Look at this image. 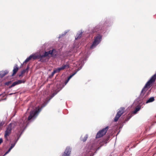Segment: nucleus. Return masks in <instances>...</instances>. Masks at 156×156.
Returning a JSON list of instances; mask_svg holds the SVG:
<instances>
[{
    "mask_svg": "<svg viewBox=\"0 0 156 156\" xmlns=\"http://www.w3.org/2000/svg\"><path fill=\"white\" fill-rule=\"evenodd\" d=\"M26 72V70H23L21 72V73L22 74H23L24 73Z\"/></svg>",
    "mask_w": 156,
    "mask_h": 156,
    "instance_id": "393cba45",
    "label": "nucleus"
},
{
    "mask_svg": "<svg viewBox=\"0 0 156 156\" xmlns=\"http://www.w3.org/2000/svg\"><path fill=\"white\" fill-rule=\"evenodd\" d=\"M98 28V27H95V29H94V30H95L94 31H95L97 32V31H98V30H96V29L97 28Z\"/></svg>",
    "mask_w": 156,
    "mask_h": 156,
    "instance_id": "7c9ffc66",
    "label": "nucleus"
},
{
    "mask_svg": "<svg viewBox=\"0 0 156 156\" xmlns=\"http://www.w3.org/2000/svg\"><path fill=\"white\" fill-rule=\"evenodd\" d=\"M82 33L83 32L82 31L81 32L78 33L75 37V39L77 40L78 39H80L82 36Z\"/></svg>",
    "mask_w": 156,
    "mask_h": 156,
    "instance_id": "dca6fc26",
    "label": "nucleus"
},
{
    "mask_svg": "<svg viewBox=\"0 0 156 156\" xmlns=\"http://www.w3.org/2000/svg\"><path fill=\"white\" fill-rule=\"evenodd\" d=\"M11 150L9 148L8 151L5 153V154H6L7 153H8Z\"/></svg>",
    "mask_w": 156,
    "mask_h": 156,
    "instance_id": "c756f323",
    "label": "nucleus"
},
{
    "mask_svg": "<svg viewBox=\"0 0 156 156\" xmlns=\"http://www.w3.org/2000/svg\"><path fill=\"white\" fill-rule=\"evenodd\" d=\"M109 139V137H108L106 139H104L102 140V142L100 143V144L101 146H103L105 144H106L107 143Z\"/></svg>",
    "mask_w": 156,
    "mask_h": 156,
    "instance_id": "9b49d317",
    "label": "nucleus"
},
{
    "mask_svg": "<svg viewBox=\"0 0 156 156\" xmlns=\"http://www.w3.org/2000/svg\"><path fill=\"white\" fill-rule=\"evenodd\" d=\"M71 151V148L67 147L62 156H69Z\"/></svg>",
    "mask_w": 156,
    "mask_h": 156,
    "instance_id": "0eeeda50",
    "label": "nucleus"
},
{
    "mask_svg": "<svg viewBox=\"0 0 156 156\" xmlns=\"http://www.w3.org/2000/svg\"><path fill=\"white\" fill-rule=\"evenodd\" d=\"M76 72H75L74 73H73V74H72V75H70L69 77L68 78V80H69L70 78L72 77L74 75H75L76 74Z\"/></svg>",
    "mask_w": 156,
    "mask_h": 156,
    "instance_id": "4be33fe9",
    "label": "nucleus"
},
{
    "mask_svg": "<svg viewBox=\"0 0 156 156\" xmlns=\"http://www.w3.org/2000/svg\"><path fill=\"white\" fill-rule=\"evenodd\" d=\"M30 56H31V59L33 58L34 60H35L37 58V56L35 54L31 55Z\"/></svg>",
    "mask_w": 156,
    "mask_h": 156,
    "instance_id": "6ab92c4d",
    "label": "nucleus"
},
{
    "mask_svg": "<svg viewBox=\"0 0 156 156\" xmlns=\"http://www.w3.org/2000/svg\"><path fill=\"white\" fill-rule=\"evenodd\" d=\"M40 110L39 108L36 110H33L30 112V114L27 119L26 117L24 116L22 119L20 120L19 122V126L22 129L24 128L27 125V122L28 120L34 119L38 115Z\"/></svg>",
    "mask_w": 156,
    "mask_h": 156,
    "instance_id": "f257e3e1",
    "label": "nucleus"
},
{
    "mask_svg": "<svg viewBox=\"0 0 156 156\" xmlns=\"http://www.w3.org/2000/svg\"><path fill=\"white\" fill-rule=\"evenodd\" d=\"M87 137H88L87 135H85V136H84V138L83 139V142H85V141H86L87 139Z\"/></svg>",
    "mask_w": 156,
    "mask_h": 156,
    "instance_id": "412c9836",
    "label": "nucleus"
},
{
    "mask_svg": "<svg viewBox=\"0 0 156 156\" xmlns=\"http://www.w3.org/2000/svg\"><path fill=\"white\" fill-rule=\"evenodd\" d=\"M18 70V68L17 64L15 65V66L14 67L13 70V73L12 75V76H13L17 72Z\"/></svg>",
    "mask_w": 156,
    "mask_h": 156,
    "instance_id": "f8f14e48",
    "label": "nucleus"
},
{
    "mask_svg": "<svg viewBox=\"0 0 156 156\" xmlns=\"http://www.w3.org/2000/svg\"><path fill=\"white\" fill-rule=\"evenodd\" d=\"M53 94L51 96V98L49 100L51 99V98H53L55 95V94Z\"/></svg>",
    "mask_w": 156,
    "mask_h": 156,
    "instance_id": "2f4dec72",
    "label": "nucleus"
},
{
    "mask_svg": "<svg viewBox=\"0 0 156 156\" xmlns=\"http://www.w3.org/2000/svg\"><path fill=\"white\" fill-rule=\"evenodd\" d=\"M101 38L102 37L100 35L95 37L94 41L90 47V49H93L101 41Z\"/></svg>",
    "mask_w": 156,
    "mask_h": 156,
    "instance_id": "20e7f679",
    "label": "nucleus"
},
{
    "mask_svg": "<svg viewBox=\"0 0 156 156\" xmlns=\"http://www.w3.org/2000/svg\"><path fill=\"white\" fill-rule=\"evenodd\" d=\"M31 59V56H30L27 58L25 61L23 62V63H26L28 62L29 60Z\"/></svg>",
    "mask_w": 156,
    "mask_h": 156,
    "instance_id": "aec40b11",
    "label": "nucleus"
},
{
    "mask_svg": "<svg viewBox=\"0 0 156 156\" xmlns=\"http://www.w3.org/2000/svg\"><path fill=\"white\" fill-rule=\"evenodd\" d=\"M67 67H68V68L69 65L67 64H66L62 66L61 67L57 68V69H58L59 72H60V71L64 69Z\"/></svg>",
    "mask_w": 156,
    "mask_h": 156,
    "instance_id": "4468645a",
    "label": "nucleus"
},
{
    "mask_svg": "<svg viewBox=\"0 0 156 156\" xmlns=\"http://www.w3.org/2000/svg\"><path fill=\"white\" fill-rule=\"evenodd\" d=\"M154 97H151L146 102V103L152 102L153 101H154Z\"/></svg>",
    "mask_w": 156,
    "mask_h": 156,
    "instance_id": "f3484780",
    "label": "nucleus"
},
{
    "mask_svg": "<svg viewBox=\"0 0 156 156\" xmlns=\"http://www.w3.org/2000/svg\"><path fill=\"white\" fill-rule=\"evenodd\" d=\"M54 71L55 72V73L59 72L57 68L54 69Z\"/></svg>",
    "mask_w": 156,
    "mask_h": 156,
    "instance_id": "b1692460",
    "label": "nucleus"
},
{
    "mask_svg": "<svg viewBox=\"0 0 156 156\" xmlns=\"http://www.w3.org/2000/svg\"><path fill=\"white\" fill-rule=\"evenodd\" d=\"M67 32H66L65 33L63 34H62V36H64L66 34Z\"/></svg>",
    "mask_w": 156,
    "mask_h": 156,
    "instance_id": "f704fd0d",
    "label": "nucleus"
},
{
    "mask_svg": "<svg viewBox=\"0 0 156 156\" xmlns=\"http://www.w3.org/2000/svg\"><path fill=\"white\" fill-rule=\"evenodd\" d=\"M11 82V81H9V82H6L5 83V84L8 85H9V83H10Z\"/></svg>",
    "mask_w": 156,
    "mask_h": 156,
    "instance_id": "bb28decb",
    "label": "nucleus"
},
{
    "mask_svg": "<svg viewBox=\"0 0 156 156\" xmlns=\"http://www.w3.org/2000/svg\"><path fill=\"white\" fill-rule=\"evenodd\" d=\"M108 129V126H107L105 128L100 130L96 135V138H99L103 136L106 133Z\"/></svg>",
    "mask_w": 156,
    "mask_h": 156,
    "instance_id": "39448f33",
    "label": "nucleus"
},
{
    "mask_svg": "<svg viewBox=\"0 0 156 156\" xmlns=\"http://www.w3.org/2000/svg\"><path fill=\"white\" fill-rule=\"evenodd\" d=\"M25 82V81L24 80H19L13 82L12 85L9 87V88H11L15 86L20 84L21 83H24Z\"/></svg>",
    "mask_w": 156,
    "mask_h": 156,
    "instance_id": "6e6552de",
    "label": "nucleus"
},
{
    "mask_svg": "<svg viewBox=\"0 0 156 156\" xmlns=\"http://www.w3.org/2000/svg\"><path fill=\"white\" fill-rule=\"evenodd\" d=\"M50 51L51 56L52 57H55L58 54V52L56 50L53 49L52 50H50Z\"/></svg>",
    "mask_w": 156,
    "mask_h": 156,
    "instance_id": "9d476101",
    "label": "nucleus"
},
{
    "mask_svg": "<svg viewBox=\"0 0 156 156\" xmlns=\"http://www.w3.org/2000/svg\"><path fill=\"white\" fill-rule=\"evenodd\" d=\"M141 108V106L140 105H138L136 106V109L133 112V113L136 114L137 112L139 111Z\"/></svg>",
    "mask_w": 156,
    "mask_h": 156,
    "instance_id": "2eb2a0df",
    "label": "nucleus"
},
{
    "mask_svg": "<svg viewBox=\"0 0 156 156\" xmlns=\"http://www.w3.org/2000/svg\"><path fill=\"white\" fill-rule=\"evenodd\" d=\"M69 80H68V79H67L66 81L65 82V85H66L67 83L68 82Z\"/></svg>",
    "mask_w": 156,
    "mask_h": 156,
    "instance_id": "cd10ccee",
    "label": "nucleus"
},
{
    "mask_svg": "<svg viewBox=\"0 0 156 156\" xmlns=\"http://www.w3.org/2000/svg\"><path fill=\"white\" fill-rule=\"evenodd\" d=\"M50 55H51L50 50L48 51H45L44 54L43 55H41L40 56V59L41 60L43 58L49 56Z\"/></svg>",
    "mask_w": 156,
    "mask_h": 156,
    "instance_id": "1a4fd4ad",
    "label": "nucleus"
},
{
    "mask_svg": "<svg viewBox=\"0 0 156 156\" xmlns=\"http://www.w3.org/2000/svg\"><path fill=\"white\" fill-rule=\"evenodd\" d=\"M124 110L125 108L124 107H122L120 108L114 118V121L115 122H117L118 120L119 117L124 113Z\"/></svg>",
    "mask_w": 156,
    "mask_h": 156,
    "instance_id": "423d86ee",
    "label": "nucleus"
},
{
    "mask_svg": "<svg viewBox=\"0 0 156 156\" xmlns=\"http://www.w3.org/2000/svg\"><path fill=\"white\" fill-rule=\"evenodd\" d=\"M55 73V72H54V71H53V72L51 73V75L49 76V77L50 78H52L53 76L54 75Z\"/></svg>",
    "mask_w": 156,
    "mask_h": 156,
    "instance_id": "5701e85b",
    "label": "nucleus"
},
{
    "mask_svg": "<svg viewBox=\"0 0 156 156\" xmlns=\"http://www.w3.org/2000/svg\"><path fill=\"white\" fill-rule=\"evenodd\" d=\"M15 144L16 143H14L13 144H11V147H12V148H13L15 145Z\"/></svg>",
    "mask_w": 156,
    "mask_h": 156,
    "instance_id": "a878e982",
    "label": "nucleus"
},
{
    "mask_svg": "<svg viewBox=\"0 0 156 156\" xmlns=\"http://www.w3.org/2000/svg\"><path fill=\"white\" fill-rule=\"evenodd\" d=\"M19 76V77L22 76L23 74H22L21 73V74H20Z\"/></svg>",
    "mask_w": 156,
    "mask_h": 156,
    "instance_id": "473e14b6",
    "label": "nucleus"
},
{
    "mask_svg": "<svg viewBox=\"0 0 156 156\" xmlns=\"http://www.w3.org/2000/svg\"><path fill=\"white\" fill-rule=\"evenodd\" d=\"M28 69H29V67L28 66L25 70H26V71L28 70Z\"/></svg>",
    "mask_w": 156,
    "mask_h": 156,
    "instance_id": "72a5a7b5",
    "label": "nucleus"
},
{
    "mask_svg": "<svg viewBox=\"0 0 156 156\" xmlns=\"http://www.w3.org/2000/svg\"><path fill=\"white\" fill-rule=\"evenodd\" d=\"M5 124V122L3 121H0V130L2 129V127Z\"/></svg>",
    "mask_w": 156,
    "mask_h": 156,
    "instance_id": "a211bd4d",
    "label": "nucleus"
},
{
    "mask_svg": "<svg viewBox=\"0 0 156 156\" xmlns=\"http://www.w3.org/2000/svg\"><path fill=\"white\" fill-rule=\"evenodd\" d=\"M13 148H12V147H10L9 149L11 150Z\"/></svg>",
    "mask_w": 156,
    "mask_h": 156,
    "instance_id": "c9c22d12",
    "label": "nucleus"
},
{
    "mask_svg": "<svg viewBox=\"0 0 156 156\" xmlns=\"http://www.w3.org/2000/svg\"><path fill=\"white\" fill-rule=\"evenodd\" d=\"M60 37H61V36H60L59 37V38H60Z\"/></svg>",
    "mask_w": 156,
    "mask_h": 156,
    "instance_id": "e433bc0d",
    "label": "nucleus"
},
{
    "mask_svg": "<svg viewBox=\"0 0 156 156\" xmlns=\"http://www.w3.org/2000/svg\"><path fill=\"white\" fill-rule=\"evenodd\" d=\"M8 71L7 70L5 71H1L0 72V77L2 78L5 76L6 74L8 73Z\"/></svg>",
    "mask_w": 156,
    "mask_h": 156,
    "instance_id": "ddd939ff",
    "label": "nucleus"
},
{
    "mask_svg": "<svg viewBox=\"0 0 156 156\" xmlns=\"http://www.w3.org/2000/svg\"><path fill=\"white\" fill-rule=\"evenodd\" d=\"M16 123L15 122H13L8 126L6 129L5 131L4 138L6 141H8V137L10 136L12 132V129L16 125Z\"/></svg>",
    "mask_w": 156,
    "mask_h": 156,
    "instance_id": "f03ea898",
    "label": "nucleus"
},
{
    "mask_svg": "<svg viewBox=\"0 0 156 156\" xmlns=\"http://www.w3.org/2000/svg\"><path fill=\"white\" fill-rule=\"evenodd\" d=\"M3 140L2 138H0V144L2 142Z\"/></svg>",
    "mask_w": 156,
    "mask_h": 156,
    "instance_id": "c85d7f7f",
    "label": "nucleus"
},
{
    "mask_svg": "<svg viewBox=\"0 0 156 156\" xmlns=\"http://www.w3.org/2000/svg\"><path fill=\"white\" fill-rule=\"evenodd\" d=\"M94 144L92 145H90L87 147V149L86 150V156H93L94 153L96 150V147H95Z\"/></svg>",
    "mask_w": 156,
    "mask_h": 156,
    "instance_id": "7ed1b4c3",
    "label": "nucleus"
}]
</instances>
